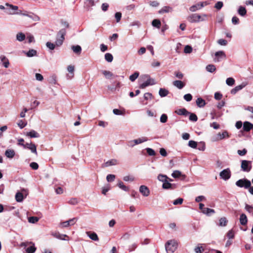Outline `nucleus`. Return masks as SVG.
<instances>
[{"instance_id":"obj_39","label":"nucleus","mask_w":253,"mask_h":253,"mask_svg":"<svg viewBox=\"0 0 253 253\" xmlns=\"http://www.w3.org/2000/svg\"><path fill=\"white\" fill-rule=\"evenodd\" d=\"M207 70L211 73H213L216 70L215 66L212 64H209L206 67Z\"/></svg>"},{"instance_id":"obj_24","label":"nucleus","mask_w":253,"mask_h":253,"mask_svg":"<svg viewBox=\"0 0 253 253\" xmlns=\"http://www.w3.org/2000/svg\"><path fill=\"white\" fill-rule=\"evenodd\" d=\"M245 85L244 84H240L239 85L236 86L234 88L232 89L231 90V93L232 94H236L238 91L242 89L243 87H245Z\"/></svg>"},{"instance_id":"obj_20","label":"nucleus","mask_w":253,"mask_h":253,"mask_svg":"<svg viewBox=\"0 0 253 253\" xmlns=\"http://www.w3.org/2000/svg\"><path fill=\"white\" fill-rule=\"evenodd\" d=\"M26 135L31 138H38L40 136L39 134L34 130H32L27 132Z\"/></svg>"},{"instance_id":"obj_38","label":"nucleus","mask_w":253,"mask_h":253,"mask_svg":"<svg viewBox=\"0 0 253 253\" xmlns=\"http://www.w3.org/2000/svg\"><path fill=\"white\" fill-rule=\"evenodd\" d=\"M52 235L55 237V238H57V239H60V240H65V239L63 238V237H67V235H65V234H60V233H52Z\"/></svg>"},{"instance_id":"obj_11","label":"nucleus","mask_w":253,"mask_h":253,"mask_svg":"<svg viewBox=\"0 0 253 253\" xmlns=\"http://www.w3.org/2000/svg\"><path fill=\"white\" fill-rule=\"evenodd\" d=\"M139 192L145 197H147L150 194V190L145 185H141L139 187Z\"/></svg>"},{"instance_id":"obj_23","label":"nucleus","mask_w":253,"mask_h":253,"mask_svg":"<svg viewBox=\"0 0 253 253\" xmlns=\"http://www.w3.org/2000/svg\"><path fill=\"white\" fill-rule=\"evenodd\" d=\"M196 104L199 107H203L206 105V101L204 99L199 97L196 100Z\"/></svg>"},{"instance_id":"obj_27","label":"nucleus","mask_w":253,"mask_h":253,"mask_svg":"<svg viewBox=\"0 0 253 253\" xmlns=\"http://www.w3.org/2000/svg\"><path fill=\"white\" fill-rule=\"evenodd\" d=\"M203 213L204 214H206L208 216H210L211 214H213V213H215V211L213 209H210V208H206L205 209H203Z\"/></svg>"},{"instance_id":"obj_32","label":"nucleus","mask_w":253,"mask_h":253,"mask_svg":"<svg viewBox=\"0 0 253 253\" xmlns=\"http://www.w3.org/2000/svg\"><path fill=\"white\" fill-rule=\"evenodd\" d=\"M133 140L134 141L135 144L137 145V144H140L141 143L147 141L148 140V139L146 137H142L141 138H139L138 139H134Z\"/></svg>"},{"instance_id":"obj_7","label":"nucleus","mask_w":253,"mask_h":253,"mask_svg":"<svg viewBox=\"0 0 253 253\" xmlns=\"http://www.w3.org/2000/svg\"><path fill=\"white\" fill-rule=\"evenodd\" d=\"M252 161L248 160H242L241 161V169L245 172H249L251 171L252 166Z\"/></svg>"},{"instance_id":"obj_46","label":"nucleus","mask_w":253,"mask_h":253,"mask_svg":"<svg viewBox=\"0 0 253 253\" xmlns=\"http://www.w3.org/2000/svg\"><path fill=\"white\" fill-rule=\"evenodd\" d=\"M226 84L229 86H232L235 84V80L232 78H228L226 81Z\"/></svg>"},{"instance_id":"obj_5","label":"nucleus","mask_w":253,"mask_h":253,"mask_svg":"<svg viewBox=\"0 0 253 253\" xmlns=\"http://www.w3.org/2000/svg\"><path fill=\"white\" fill-rule=\"evenodd\" d=\"M66 31L65 29H61L57 34V38L55 42V44L57 46L61 45L65 40L64 36L66 35Z\"/></svg>"},{"instance_id":"obj_19","label":"nucleus","mask_w":253,"mask_h":253,"mask_svg":"<svg viewBox=\"0 0 253 253\" xmlns=\"http://www.w3.org/2000/svg\"><path fill=\"white\" fill-rule=\"evenodd\" d=\"M86 233L90 239L95 241L99 240L98 236L95 232H86Z\"/></svg>"},{"instance_id":"obj_17","label":"nucleus","mask_w":253,"mask_h":253,"mask_svg":"<svg viewBox=\"0 0 253 253\" xmlns=\"http://www.w3.org/2000/svg\"><path fill=\"white\" fill-rule=\"evenodd\" d=\"M118 164V161L117 160L113 159L110 160L108 161H107L104 164V166L106 167L112 166H115Z\"/></svg>"},{"instance_id":"obj_15","label":"nucleus","mask_w":253,"mask_h":253,"mask_svg":"<svg viewBox=\"0 0 253 253\" xmlns=\"http://www.w3.org/2000/svg\"><path fill=\"white\" fill-rule=\"evenodd\" d=\"M253 128V125L249 122H245L243 124V129L245 131H249Z\"/></svg>"},{"instance_id":"obj_48","label":"nucleus","mask_w":253,"mask_h":253,"mask_svg":"<svg viewBox=\"0 0 253 253\" xmlns=\"http://www.w3.org/2000/svg\"><path fill=\"white\" fill-rule=\"evenodd\" d=\"M175 76L178 79H182L184 77V75L180 71H175L174 73Z\"/></svg>"},{"instance_id":"obj_10","label":"nucleus","mask_w":253,"mask_h":253,"mask_svg":"<svg viewBox=\"0 0 253 253\" xmlns=\"http://www.w3.org/2000/svg\"><path fill=\"white\" fill-rule=\"evenodd\" d=\"M77 221V218H73L69 220L61 223V225L63 227H67L70 225H73L74 224H75Z\"/></svg>"},{"instance_id":"obj_21","label":"nucleus","mask_w":253,"mask_h":253,"mask_svg":"<svg viewBox=\"0 0 253 253\" xmlns=\"http://www.w3.org/2000/svg\"><path fill=\"white\" fill-rule=\"evenodd\" d=\"M215 55L216 58L214 59L215 62H219L220 61L219 57H225V53L223 51H217L215 53Z\"/></svg>"},{"instance_id":"obj_49","label":"nucleus","mask_w":253,"mask_h":253,"mask_svg":"<svg viewBox=\"0 0 253 253\" xmlns=\"http://www.w3.org/2000/svg\"><path fill=\"white\" fill-rule=\"evenodd\" d=\"M194 251L196 253H202L204 251V249L198 245L194 249Z\"/></svg>"},{"instance_id":"obj_26","label":"nucleus","mask_w":253,"mask_h":253,"mask_svg":"<svg viewBox=\"0 0 253 253\" xmlns=\"http://www.w3.org/2000/svg\"><path fill=\"white\" fill-rule=\"evenodd\" d=\"M101 72L107 79H111L114 76L113 74L109 71L103 70Z\"/></svg>"},{"instance_id":"obj_40","label":"nucleus","mask_w":253,"mask_h":253,"mask_svg":"<svg viewBox=\"0 0 253 253\" xmlns=\"http://www.w3.org/2000/svg\"><path fill=\"white\" fill-rule=\"evenodd\" d=\"M139 75V72H135L129 76V79L131 82H134L138 77Z\"/></svg>"},{"instance_id":"obj_45","label":"nucleus","mask_w":253,"mask_h":253,"mask_svg":"<svg viewBox=\"0 0 253 253\" xmlns=\"http://www.w3.org/2000/svg\"><path fill=\"white\" fill-rule=\"evenodd\" d=\"M181 175V172L179 170H174L171 174V176L175 178L179 177Z\"/></svg>"},{"instance_id":"obj_25","label":"nucleus","mask_w":253,"mask_h":253,"mask_svg":"<svg viewBox=\"0 0 253 253\" xmlns=\"http://www.w3.org/2000/svg\"><path fill=\"white\" fill-rule=\"evenodd\" d=\"M24 199L23 194L20 192H18L15 195V200L17 202H21Z\"/></svg>"},{"instance_id":"obj_42","label":"nucleus","mask_w":253,"mask_h":253,"mask_svg":"<svg viewBox=\"0 0 253 253\" xmlns=\"http://www.w3.org/2000/svg\"><path fill=\"white\" fill-rule=\"evenodd\" d=\"M16 39L20 42L23 41L25 39V35L22 33H18L16 35Z\"/></svg>"},{"instance_id":"obj_62","label":"nucleus","mask_w":253,"mask_h":253,"mask_svg":"<svg viewBox=\"0 0 253 253\" xmlns=\"http://www.w3.org/2000/svg\"><path fill=\"white\" fill-rule=\"evenodd\" d=\"M68 203L71 205H75L77 204L78 202V200L77 198H71L69 201Z\"/></svg>"},{"instance_id":"obj_58","label":"nucleus","mask_w":253,"mask_h":253,"mask_svg":"<svg viewBox=\"0 0 253 253\" xmlns=\"http://www.w3.org/2000/svg\"><path fill=\"white\" fill-rule=\"evenodd\" d=\"M189 120L192 121L196 122L197 120V116L193 113L190 114Z\"/></svg>"},{"instance_id":"obj_63","label":"nucleus","mask_w":253,"mask_h":253,"mask_svg":"<svg viewBox=\"0 0 253 253\" xmlns=\"http://www.w3.org/2000/svg\"><path fill=\"white\" fill-rule=\"evenodd\" d=\"M46 45L48 48H49L50 49L53 50L55 48V45L53 43H51L50 42H47L46 43Z\"/></svg>"},{"instance_id":"obj_2","label":"nucleus","mask_w":253,"mask_h":253,"mask_svg":"<svg viewBox=\"0 0 253 253\" xmlns=\"http://www.w3.org/2000/svg\"><path fill=\"white\" fill-rule=\"evenodd\" d=\"M207 15L203 14L202 16L197 13L192 14L187 17V20L191 23L198 22L199 21H204L205 18H206Z\"/></svg>"},{"instance_id":"obj_47","label":"nucleus","mask_w":253,"mask_h":253,"mask_svg":"<svg viewBox=\"0 0 253 253\" xmlns=\"http://www.w3.org/2000/svg\"><path fill=\"white\" fill-rule=\"evenodd\" d=\"M39 218L36 216H31L28 218V221L30 223H35L39 221Z\"/></svg>"},{"instance_id":"obj_37","label":"nucleus","mask_w":253,"mask_h":253,"mask_svg":"<svg viewBox=\"0 0 253 253\" xmlns=\"http://www.w3.org/2000/svg\"><path fill=\"white\" fill-rule=\"evenodd\" d=\"M28 149L30 150L32 153L35 154L36 155H38L36 146L35 144L31 143V145L29 146V148H28Z\"/></svg>"},{"instance_id":"obj_41","label":"nucleus","mask_w":253,"mask_h":253,"mask_svg":"<svg viewBox=\"0 0 253 253\" xmlns=\"http://www.w3.org/2000/svg\"><path fill=\"white\" fill-rule=\"evenodd\" d=\"M105 59L108 62H111L113 61V55L110 53H107L105 54Z\"/></svg>"},{"instance_id":"obj_16","label":"nucleus","mask_w":253,"mask_h":253,"mask_svg":"<svg viewBox=\"0 0 253 253\" xmlns=\"http://www.w3.org/2000/svg\"><path fill=\"white\" fill-rule=\"evenodd\" d=\"M204 7V3H198L190 7V10L194 12L198 9H200Z\"/></svg>"},{"instance_id":"obj_51","label":"nucleus","mask_w":253,"mask_h":253,"mask_svg":"<svg viewBox=\"0 0 253 253\" xmlns=\"http://www.w3.org/2000/svg\"><path fill=\"white\" fill-rule=\"evenodd\" d=\"M115 179V175L114 174H108L106 177V179L108 182L113 181Z\"/></svg>"},{"instance_id":"obj_61","label":"nucleus","mask_w":253,"mask_h":253,"mask_svg":"<svg viewBox=\"0 0 253 253\" xmlns=\"http://www.w3.org/2000/svg\"><path fill=\"white\" fill-rule=\"evenodd\" d=\"M115 18L116 19L117 22H119L121 19L122 17V13L121 12H118L115 13Z\"/></svg>"},{"instance_id":"obj_3","label":"nucleus","mask_w":253,"mask_h":253,"mask_svg":"<svg viewBox=\"0 0 253 253\" xmlns=\"http://www.w3.org/2000/svg\"><path fill=\"white\" fill-rule=\"evenodd\" d=\"M165 248L167 253H173L177 248V243L174 240H169L166 243Z\"/></svg>"},{"instance_id":"obj_57","label":"nucleus","mask_w":253,"mask_h":253,"mask_svg":"<svg viewBox=\"0 0 253 253\" xmlns=\"http://www.w3.org/2000/svg\"><path fill=\"white\" fill-rule=\"evenodd\" d=\"M30 167L34 169V170H37L39 168V165L38 164L36 163V162H32L30 164Z\"/></svg>"},{"instance_id":"obj_29","label":"nucleus","mask_w":253,"mask_h":253,"mask_svg":"<svg viewBox=\"0 0 253 253\" xmlns=\"http://www.w3.org/2000/svg\"><path fill=\"white\" fill-rule=\"evenodd\" d=\"M152 25L153 27L159 29L161 26V22L159 19H155L152 21Z\"/></svg>"},{"instance_id":"obj_56","label":"nucleus","mask_w":253,"mask_h":253,"mask_svg":"<svg viewBox=\"0 0 253 253\" xmlns=\"http://www.w3.org/2000/svg\"><path fill=\"white\" fill-rule=\"evenodd\" d=\"M227 236L229 240L234 238V233L233 231L232 230H229L227 234Z\"/></svg>"},{"instance_id":"obj_43","label":"nucleus","mask_w":253,"mask_h":253,"mask_svg":"<svg viewBox=\"0 0 253 253\" xmlns=\"http://www.w3.org/2000/svg\"><path fill=\"white\" fill-rule=\"evenodd\" d=\"M37 51L34 49H30L27 53L26 55L28 57H33L36 55Z\"/></svg>"},{"instance_id":"obj_30","label":"nucleus","mask_w":253,"mask_h":253,"mask_svg":"<svg viewBox=\"0 0 253 253\" xmlns=\"http://www.w3.org/2000/svg\"><path fill=\"white\" fill-rule=\"evenodd\" d=\"M172 8L169 6H164L159 11V13L163 14L164 13L171 12Z\"/></svg>"},{"instance_id":"obj_53","label":"nucleus","mask_w":253,"mask_h":253,"mask_svg":"<svg viewBox=\"0 0 253 253\" xmlns=\"http://www.w3.org/2000/svg\"><path fill=\"white\" fill-rule=\"evenodd\" d=\"M183 201V199L182 198H179L174 200L173 202V204L174 205H181L182 204Z\"/></svg>"},{"instance_id":"obj_54","label":"nucleus","mask_w":253,"mask_h":253,"mask_svg":"<svg viewBox=\"0 0 253 253\" xmlns=\"http://www.w3.org/2000/svg\"><path fill=\"white\" fill-rule=\"evenodd\" d=\"M223 5V3L222 1H218L215 3L214 7L218 10H220L222 7Z\"/></svg>"},{"instance_id":"obj_64","label":"nucleus","mask_w":253,"mask_h":253,"mask_svg":"<svg viewBox=\"0 0 253 253\" xmlns=\"http://www.w3.org/2000/svg\"><path fill=\"white\" fill-rule=\"evenodd\" d=\"M167 116L166 114H164L161 116L160 118V121L162 123H165L167 122Z\"/></svg>"},{"instance_id":"obj_13","label":"nucleus","mask_w":253,"mask_h":253,"mask_svg":"<svg viewBox=\"0 0 253 253\" xmlns=\"http://www.w3.org/2000/svg\"><path fill=\"white\" fill-rule=\"evenodd\" d=\"M172 84L178 89H182L185 85V83L184 82L179 80L173 81Z\"/></svg>"},{"instance_id":"obj_4","label":"nucleus","mask_w":253,"mask_h":253,"mask_svg":"<svg viewBox=\"0 0 253 253\" xmlns=\"http://www.w3.org/2000/svg\"><path fill=\"white\" fill-rule=\"evenodd\" d=\"M20 246L25 248V251L27 253H34L36 250L34 243L32 242L21 243Z\"/></svg>"},{"instance_id":"obj_9","label":"nucleus","mask_w":253,"mask_h":253,"mask_svg":"<svg viewBox=\"0 0 253 253\" xmlns=\"http://www.w3.org/2000/svg\"><path fill=\"white\" fill-rule=\"evenodd\" d=\"M229 137V135L227 131L224 130L222 133L219 132L214 138V141H217L225 138Z\"/></svg>"},{"instance_id":"obj_59","label":"nucleus","mask_w":253,"mask_h":253,"mask_svg":"<svg viewBox=\"0 0 253 253\" xmlns=\"http://www.w3.org/2000/svg\"><path fill=\"white\" fill-rule=\"evenodd\" d=\"M247 153V150L244 148L243 150H238L237 151V153L240 156H244Z\"/></svg>"},{"instance_id":"obj_1","label":"nucleus","mask_w":253,"mask_h":253,"mask_svg":"<svg viewBox=\"0 0 253 253\" xmlns=\"http://www.w3.org/2000/svg\"><path fill=\"white\" fill-rule=\"evenodd\" d=\"M158 179L162 182V188L164 189H173L175 187V185L174 184H171L169 182L168 180L169 177L166 175L162 174H160L158 175Z\"/></svg>"},{"instance_id":"obj_18","label":"nucleus","mask_w":253,"mask_h":253,"mask_svg":"<svg viewBox=\"0 0 253 253\" xmlns=\"http://www.w3.org/2000/svg\"><path fill=\"white\" fill-rule=\"evenodd\" d=\"M240 222L241 225H245L248 222V219L246 215L244 213H242L240 216Z\"/></svg>"},{"instance_id":"obj_31","label":"nucleus","mask_w":253,"mask_h":253,"mask_svg":"<svg viewBox=\"0 0 253 253\" xmlns=\"http://www.w3.org/2000/svg\"><path fill=\"white\" fill-rule=\"evenodd\" d=\"M72 49L73 50V51L77 53V54H80L81 51H82V48L79 45H73L72 46Z\"/></svg>"},{"instance_id":"obj_36","label":"nucleus","mask_w":253,"mask_h":253,"mask_svg":"<svg viewBox=\"0 0 253 253\" xmlns=\"http://www.w3.org/2000/svg\"><path fill=\"white\" fill-rule=\"evenodd\" d=\"M219 221V226H221V227L226 226L227 222H228L226 218L224 217H221V218H220Z\"/></svg>"},{"instance_id":"obj_34","label":"nucleus","mask_w":253,"mask_h":253,"mask_svg":"<svg viewBox=\"0 0 253 253\" xmlns=\"http://www.w3.org/2000/svg\"><path fill=\"white\" fill-rule=\"evenodd\" d=\"M118 187L125 191H128L129 188L124 184L122 181H119L118 183Z\"/></svg>"},{"instance_id":"obj_14","label":"nucleus","mask_w":253,"mask_h":253,"mask_svg":"<svg viewBox=\"0 0 253 253\" xmlns=\"http://www.w3.org/2000/svg\"><path fill=\"white\" fill-rule=\"evenodd\" d=\"M4 155L7 158L12 159L15 155V152L13 149H7L5 151Z\"/></svg>"},{"instance_id":"obj_28","label":"nucleus","mask_w":253,"mask_h":253,"mask_svg":"<svg viewBox=\"0 0 253 253\" xmlns=\"http://www.w3.org/2000/svg\"><path fill=\"white\" fill-rule=\"evenodd\" d=\"M67 70L70 73V75H68V76L69 77V78H72L74 77V72L75 70V67L73 65H69L67 67Z\"/></svg>"},{"instance_id":"obj_35","label":"nucleus","mask_w":253,"mask_h":253,"mask_svg":"<svg viewBox=\"0 0 253 253\" xmlns=\"http://www.w3.org/2000/svg\"><path fill=\"white\" fill-rule=\"evenodd\" d=\"M169 93V91L163 88H161L159 90V95L161 97H165Z\"/></svg>"},{"instance_id":"obj_6","label":"nucleus","mask_w":253,"mask_h":253,"mask_svg":"<svg viewBox=\"0 0 253 253\" xmlns=\"http://www.w3.org/2000/svg\"><path fill=\"white\" fill-rule=\"evenodd\" d=\"M236 185L240 188L248 189L251 186V181L246 178L240 179L236 182Z\"/></svg>"},{"instance_id":"obj_12","label":"nucleus","mask_w":253,"mask_h":253,"mask_svg":"<svg viewBox=\"0 0 253 253\" xmlns=\"http://www.w3.org/2000/svg\"><path fill=\"white\" fill-rule=\"evenodd\" d=\"M155 84V81L154 79H148L146 82L143 83V84L140 85L139 87L140 88H144L146 86L149 85H153Z\"/></svg>"},{"instance_id":"obj_33","label":"nucleus","mask_w":253,"mask_h":253,"mask_svg":"<svg viewBox=\"0 0 253 253\" xmlns=\"http://www.w3.org/2000/svg\"><path fill=\"white\" fill-rule=\"evenodd\" d=\"M238 12L242 16H244L247 14V10L245 7L240 6L238 9Z\"/></svg>"},{"instance_id":"obj_44","label":"nucleus","mask_w":253,"mask_h":253,"mask_svg":"<svg viewBox=\"0 0 253 253\" xmlns=\"http://www.w3.org/2000/svg\"><path fill=\"white\" fill-rule=\"evenodd\" d=\"M245 209L247 211L253 215V207L252 206L246 204Z\"/></svg>"},{"instance_id":"obj_52","label":"nucleus","mask_w":253,"mask_h":253,"mask_svg":"<svg viewBox=\"0 0 253 253\" xmlns=\"http://www.w3.org/2000/svg\"><path fill=\"white\" fill-rule=\"evenodd\" d=\"M146 150L149 156H155L156 154L155 151L151 148H147L146 149Z\"/></svg>"},{"instance_id":"obj_22","label":"nucleus","mask_w":253,"mask_h":253,"mask_svg":"<svg viewBox=\"0 0 253 253\" xmlns=\"http://www.w3.org/2000/svg\"><path fill=\"white\" fill-rule=\"evenodd\" d=\"M1 61L3 63V65L5 68H8L9 65V62L8 59L4 55H1L0 57Z\"/></svg>"},{"instance_id":"obj_8","label":"nucleus","mask_w":253,"mask_h":253,"mask_svg":"<svg viewBox=\"0 0 253 253\" xmlns=\"http://www.w3.org/2000/svg\"><path fill=\"white\" fill-rule=\"evenodd\" d=\"M219 176L221 179H223L224 180L229 179L231 177V171L230 169L227 168L223 169L220 172Z\"/></svg>"},{"instance_id":"obj_60","label":"nucleus","mask_w":253,"mask_h":253,"mask_svg":"<svg viewBox=\"0 0 253 253\" xmlns=\"http://www.w3.org/2000/svg\"><path fill=\"white\" fill-rule=\"evenodd\" d=\"M184 99L187 101H190L192 99V95L188 93L184 95Z\"/></svg>"},{"instance_id":"obj_50","label":"nucleus","mask_w":253,"mask_h":253,"mask_svg":"<svg viewBox=\"0 0 253 253\" xmlns=\"http://www.w3.org/2000/svg\"><path fill=\"white\" fill-rule=\"evenodd\" d=\"M188 146L192 148H196L197 143L196 141L194 140H190L188 142Z\"/></svg>"},{"instance_id":"obj_55","label":"nucleus","mask_w":253,"mask_h":253,"mask_svg":"<svg viewBox=\"0 0 253 253\" xmlns=\"http://www.w3.org/2000/svg\"><path fill=\"white\" fill-rule=\"evenodd\" d=\"M184 51L186 53H190L192 51V48L190 45H186L184 47Z\"/></svg>"}]
</instances>
